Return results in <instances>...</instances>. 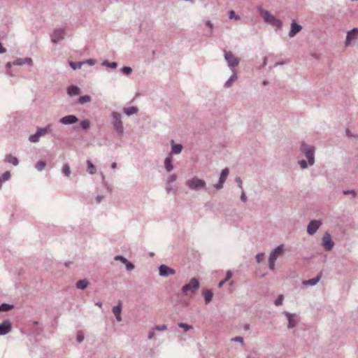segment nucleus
I'll return each instance as SVG.
<instances>
[{
    "label": "nucleus",
    "mask_w": 358,
    "mask_h": 358,
    "mask_svg": "<svg viewBox=\"0 0 358 358\" xmlns=\"http://www.w3.org/2000/svg\"><path fill=\"white\" fill-rule=\"evenodd\" d=\"M259 13L266 23L271 26L275 27L278 29H280L282 27V22L280 20L277 19L272 14H271V13L268 10L260 7Z\"/></svg>",
    "instance_id": "obj_1"
},
{
    "label": "nucleus",
    "mask_w": 358,
    "mask_h": 358,
    "mask_svg": "<svg viewBox=\"0 0 358 358\" xmlns=\"http://www.w3.org/2000/svg\"><path fill=\"white\" fill-rule=\"evenodd\" d=\"M200 287V282L196 278H192L188 283L184 285L181 289L182 294L185 296L195 294Z\"/></svg>",
    "instance_id": "obj_2"
},
{
    "label": "nucleus",
    "mask_w": 358,
    "mask_h": 358,
    "mask_svg": "<svg viewBox=\"0 0 358 358\" xmlns=\"http://www.w3.org/2000/svg\"><path fill=\"white\" fill-rule=\"evenodd\" d=\"M300 150L307 158L308 164L313 166L315 164V148L302 142L300 146Z\"/></svg>",
    "instance_id": "obj_3"
},
{
    "label": "nucleus",
    "mask_w": 358,
    "mask_h": 358,
    "mask_svg": "<svg viewBox=\"0 0 358 358\" xmlns=\"http://www.w3.org/2000/svg\"><path fill=\"white\" fill-rule=\"evenodd\" d=\"M111 115L113 117V121L111 123L113 126V128L119 135L122 136L124 134L123 123L121 120L122 114L117 112H113Z\"/></svg>",
    "instance_id": "obj_4"
},
{
    "label": "nucleus",
    "mask_w": 358,
    "mask_h": 358,
    "mask_svg": "<svg viewBox=\"0 0 358 358\" xmlns=\"http://www.w3.org/2000/svg\"><path fill=\"white\" fill-rule=\"evenodd\" d=\"M186 185L192 190L206 189V182L197 177H194L186 182Z\"/></svg>",
    "instance_id": "obj_5"
},
{
    "label": "nucleus",
    "mask_w": 358,
    "mask_h": 358,
    "mask_svg": "<svg viewBox=\"0 0 358 358\" xmlns=\"http://www.w3.org/2000/svg\"><path fill=\"white\" fill-rule=\"evenodd\" d=\"M51 130V126L50 125L45 127H38L36 132L34 134L29 136V141L31 143H37L39 141L40 137L44 136L48 132H50Z\"/></svg>",
    "instance_id": "obj_6"
},
{
    "label": "nucleus",
    "mask_w": 358,
    "mask_h": 358,
    "mask_svg": "<svg viewBox=\"0 0 358 358\" xmlns=\"http://www.w3.org/2000/svg\"><path fill=\"white\" fill-rule=\"evenodd\" d=\"M225 61L231 71L236 70L240 63V59L236 57L231 51H225Z\"/></svg>",
    "instance_id": "obj_7"
},
{
    "label": "nucleus",
    "mask_w": 358,
    "mask_h": 358,
    "mask_svg": "<svg viewBox=\"0 0 358 358\" xmlns=\"http://www.w3.org/2000/svg\"><path fill=\"white\" fill-rule=\"evenodd\" d=\"M65 37V29H55L50 34L51 41L54 43H57L60 41L63 40Z\"/></svg>",
    "instance_id": "obj_8"
},
{
    "label": "nucleus",
    "mask_w": 358,
    "mask_h": 358,
    "mask_svg": "<svg viewBox=\"0 0 358 358\" xmlns=\"http://www.w3.org/2000/svg\"><path fill=\"white\" fill-rule=\"evenodd\" d=\"M282 313L286 316L288 320V329H292L297 325L299 320L298 319L297 315L295 313H290L287 311H284Z\"/></svg>",
    "instance_id": "obj_9"
},
{
    "label": "nucleus",
    "mask_w": 358,
    "mask_h": 358,
    "mask_svg": "<svg viewBox=\"0 0 358 358\" xmlns=\"http://www.w3.org/2000/svg\"><path fill=\"white\" fill-rule=\"evenodd\" d=\"M322 225V222L317 220H311L307 227V233L309 235H314L320 227Z\"/></svg>",
    "instance_id": "obj_10"
},
{
    "label": "nucleus",
    "mask_w": 358,
    "mask_h": 358,
    "mask_svg": "<svg viewBox=\"0 0 358 358\" xmlns=\"http://www.w3.org/2000/svg\"><path fill=\"white\" fill-rule=\"evenodd\" d=\"M322 245L327 251L331 250L334 245L331 235L328 232H326L322 238Z\"/></svg>",
    "instance_id": "obj_11"
},
{
    "label": "nucleus",
    "mask_w": 358,
    "mask_h": 358,
    "mask_svg": "<svg viewBox=\"0 0 358 358\" xmlns=\"http://www.w3.org/2000/svg\"><path fill=\"white\" fill-rule=\"evenodd\" d=\"M159 275L163 277H168L176 273V271L173 268L165 264H162L159 266Z\"/></svg>",
    "instance_id": "obj_12"
},
{
    "label": "nucleus",
    "mask_w": 358,
    "mask_h": 358,
    "mask_svg": "<svg viewBox=\"0 0 358 358\" xmlns=\"http://www.w3.org/2000/svg\"><path fill=\"white\" fill-rule=\"evenodd\" d=\"M301 30L302 27L297 24L295 20H293L291 23L290 30L289 31L288 36L289 38H293Z\"/></svg>",
    "instance_id": "obj_13"
},
{
    "label": "nucleus",
    "mask_w": 358,
    "mask_h": 358,
    "mask_svg": "<svg viewBox=\"0 0 358 358\" xmlns=\"http://www.w3.org/2000/svg\"><path fill=\"white\" fill-rule=\"evenodd\" d=\"M358 37V28L355 27L347 33L345 46L348 47L350 45L352 40L356 39Z\"/></svg>",
    "instance_id": "obj_14"
},
{
    "label": "nucleus",
    "mask_w": 358,
    "mask_h": 358,
    "mask_svg": "<svg viewBox=\"0 0 358 358\" xmlns=\"http://www.w3.org/2000/svg\"><path fill=\"white\" fill-rule=\"evenodd\" d=\"M12 329V324L9 320H5L0 324V336H3L9 333Z\"/></svg>",
    "instance_id": "obj_15"
},
{
    "label": "nucleus",
    "mask_w": 358,
    "mask_h": 358,
    "mask_svg": "<svg viewBox=\"0 0 358 358\" xmlns=\"http://www.w3.org/2000/svg\"><path fill=\"white\" fill-rule=\"evenodd\" d=\"M78 121V118L74 115H69L62 117L59 120V122L64 125H70L76 123Z\"/></svg>",
    "instance_id": "obj_16"
},
{
    "label": "nucleus",
    "mask_w": 358,
    "mask_h": 358,
    "mask_svg": "<svg viewBox=\"0 0 358 358\" xmlns=\"http://www.w3.org/2000/svg\"><path fill=\"white\" fill-rule=\"evenodd\" d=\"M122 309V302L118 301V304L113 308V313L114 314L117 322L122 321L121 313Z\"/></svg>",
    "instance_id": "obj_17"
},
{
    "label": "nucleus",
    "mask_w": 358,
    "mask_h": 358,
    "mask_svg": "<svg viewBox=\"0 0 358 358\" xmlns=\"http://www.w3.org/2000/svg\"><path fill=\"white\" fill-rule=\"evenodd\" d=\"M171 151L169 155L171 156V155H178L182 150V145L181 144H176L173 140L171 141Z\"/></svg>",
    "instance_id": "obj_18"
},
{
    "label": "nucleus",
    "mask_w": 358,
    "mask_h": 358,
    "mask_svg": "<svg viewBox=\"0 0 358 358\" xmlns=\"http://www.w3.org/2000/svg\"><path fill=\"white\" fill-rule=\"evenodd\" d=\"M201 294L204 298L206 304H208L212 301L213 293L211 289H203Z\"/></svg>",
    "instance_id": "obj_19"
},
{
    "label": "nucleus",
    "mask_w": 358,
    "mask_h": 358,
    "mask_svg": "<svg viewBox=\"0 0 358 358\" xmlns=\"http://www.w3.org/2000/svg\"><path fill=\"white\" fill-rule=\"evenodd\" d=\"M283 252V245L277 246L269 255V258L275 261L278 259L279 255Z\"/></svg>",
    "instance_id": "obj_20"
},
{
    "label": "nucleus",
    "mask_w": 358,
    "mask_h": 358,
    "mask_svg": "<svg viewBox=\"0 0 358 358\" xmlns=\"http://www.w3.org/2000/svg\"><path fill=\"white\" fill-rule=\"evenodd\" d=\"M32 62L31 58H18L13 62L14 66H21L25 64H30Z\"/></svg>",
    "instance_id": "obj_21"
},
{
    "label": "nucleus",
    "mask_w": 358,
    "mask_h": 358,
    "mask_svg": "<svg viewBox=\"0 0 358 358\" xmlns=\"http://www.w3.org/2000/svg\"><path fill=\"white\" fill-rule=\"evenodd\" d=\"M164 167L167 172H171L173 169L172 159L170 155H168L164 159Z\"/></svg>",
    "instance_id": "obj_22"
},
{
    "label": "nucleus",
    "mask_w": 358,
    "mask_h": 358,
    "mask_svg": "<svg viewBox=\"0 0 358 358\" xmlns=\"http://www.w3.org/2000/svg\"><path fill=\"white\" fill-rule=\"evenodd\" d=\"M320 278H321V274H319L313 278L303 281V284L306 286H314L320 281Z\"/></svg>",
    "instance_id": "obj_23"
},
{
    "label": "nucleus",
    "mask_w": 358,
    "mask_h": 358,
    "mask_svg": "<svg viewBox=\"0 0 358 358\" xmlns=\"http://www.w3.org/2000/svg\"><path fill=\"white\" fill-rule=\"evenodd\" d=\"M231 76L229 77V78L225 82V86L226 87H231L233 83L237 80V72L236 70L231 71Z\"/></svg>",
    "instance_id": "obj_24"
},
{
    "label": "nucleus",
    "mask_w": 358,
    "mask_h": 358,
    "mask_svg": "<svg viewBox=\"0 0 358 358\" xmlns=\"http://www.w3.org/2000/svg\"><path fill=\"white\" fill-rule=\"evenodd\" d=\"M80 92V89L76 85H71L67 88V94L69 96L78 95Z\"/></svg>",
    "instance_id": "obj_25"
},
{
    "label": "nucleus",
    "mask_w": 358,
    "mask_h": 358,
    "mask_svg": "<svg viewBox=\"0 0 358 358\" xmlns=\"http://www.w3.org/2000/svg\"><path fill=\"white\" fill-rule=\"evenodd\" d=\"M90 284L89 281L87 279L80 280L76 282V287L78 289H85L88 285Z\"/></svg>",
    "instance_id": "obj_26"
},
{
    "label": "nucleus",
    "mask_w": 358,
    "mask_h": 358,
    "mask_svg": "<svg viewBox=\"0 0 358 358\" xmlns=\"http://www.w3.org/2000/svg\"><path fill=\"white\" fill-rule=\"evenodd\" d=\"M5 162L9 164H12L14 166H17L19 164V160L17 158L10 154L6 155Z\"/></svg>",
    "instance_id": "obj_27"
},
{
    "label": "nucleus",
    "mask_w": 358,
    "mask_h": 358,
    "mask_svg": "<svg viewBox=\"0 0 358 358\" xmlns=\"http://www.w3.org/2000/svg\"><path fill=\"white\" fill-rule=\"evenodd\" d=\"M138 109L136 106L124 108L123 109L124 113L128 116H131L132 115L136 114L138 112Z\"/></svg>",
    "instance_id": "obj_28"
},
{
    "label": "nucleus",
    "mask_w": 358,
    "mask_h": 358,
    "mask_svg": "<svg viewBox=\"0 0 358 358\" xmlns=\"http://www.w3.org/2000/svg\"><path fill=\"white\" fill-rule=\"evenodd\" d=\"M224 183V169H222L220 173L219 182L214 185V187L217 189H220L222 187Z\"/></svg>",
    "instance_id": "obj_29"
},
{
    "label": "nucleus",
    "mask_w": 358,
    "mask_h": 358,
    "mask_svg": "<svg viewBox=\"0 0 358 358\" xmlns=\"http://www.w3.org/2000/svg\"><path fill=\"white\" fill-rule=\"evenodd\" d=\"M101 65L103 66H107L111 69H116L117 67V63L115 62H108L107 60H104L102 62Z\"/></svg>",
    "instance_id": "obj_30"
},
{
    "label": "nucleus",
    "mask_w": 358,
    "mask_h": 358,
    "mask_svg": "<svg viewBox=\"0 0 358 358\" xmlns=\"http://www.w3.org/2000/svg\"><path fill=\"white\" fill-rule=\"evenodd\" d=\"M14 308L13 305L3 303L0 305V312H6Z\"/></svg>",
    "instance_id": "obj_31"
},
{
    "label": "nucleus",
    "mask_w": 358,
    "mask_h": 358,
    "mask_svg": "<svg viewBox=\"0 0 358 358\" xmlns=\"http://www.w3.org/2000/svg\"><path fill=\"white\" fill-rule=\"evenodd\" d=\"M91 101V96L89 95H83L79 97L78 103L80 104H85L89 103Z\"/></svg>",
    "instance_id": "obj_32"
},
{
    "label": "nucleus",
    "mask_w": 358,
    "mask_h": 358,
    "mask_svg": "<svg viewBox=\"0 0 358 358\" xmlns=\"http://www.w3.org/2000/svg\"><path fill=\"white\" fill-rule=\"evenodd\" d=\"M87 169L91 175H93L96 172V167L90 160L87 161Z\"/></svg>",
    "instance_id": "obj_33"
},
{
    "label": "nucleus",
    "mask_w": 358,
    "mask_h": 358,
    "mask_svg": "<svg viewBox=\"0 0 358 358\" xmlns=\"http://www.w3.org/2000/svg\"><path fill=\"white\" fill-rule=\"evenodd\" d=\"M62 171L65 176L69 177L71 174V169L69 165L68 164H64Z\"/></svg>",
    "instance_id": "obj_34"
},
{
    "label": "nucleus",
    "mask_w": 358,
    "mask_h": 358,
    "mask_svg": "<svg viewBox=\"0 0 358 358\" xmlns=\"http://www.w3.org/2000/svg\"><path fill=\"white\" fill-rule=\"evenodd\" d=\"M46 166V163L44 161H39L38 162L36 165H35V168L38 171H41L44 169V168Z\"/></svg>",
    "instance_id": "obj_35"
},
{
    "label": "nucleus",
    "mask_w": 358,
    "mask_h": 358,
    "mask_svg": "<svg viewBox=\"0 0 358 358\" xmlns=\"http://www.w3.org/2000/svg\"><path fill=\"white\" fill-rule=\"evenodd\" d=\"M120 71L123 74L129 76L132 73V69L129 66H123L122 69H120Z\"/></svg>",
    "instance_id": "obj_36"
},
{
    "label": "nucleus",
    "mask_w": 358,
    "mask_h": 358,
    "mask_svg": "<svg viewBox=\"0 0 358 358\" xmlns=\"http://www.w3.org/2000/svg\"><path fill=\"white\" fill-rule=\"evenodd\" d=\"M178 326L180 328H182L185 331H188L193 329V327L192 325H189L186 323L180 322L178 324Z\"/></svg>",
    "instance_id": "obj_37"
},
{
    "label": "nucleus",
    "mask_w": 358,
    "mask_h": 358,
    "mask_svg": "<svg viewBox=\"0 0 358 358\" xmlns=\"http://www.w3.org/2000/svg\"><path fill=\"white\" fill-rule=\"evenodd\" d=\"M83 64H84V62H71L69 63L71 67L73 70H76V69H80L82 67V66L83 65Z\"/></svg>",
    "instance_id": "obj_38"
},
{
    "label": "nucleus",
    "mask_w": 358,
    "mask_h": 358,
    "mask_svg": "<svg viewBox=\"0 0 358 358\" xmlns=\"http://www.w3.org/2000/svg\"><path fill=\"white\" fill-rule=\"evenodd\" d=\"M343 194L344 195H351L352 198H356L357 196L356 191L354 189L343 190Z\"/></svg>",
    "instance_id": "obj_39"
},
{
    "label": "nucleus",
    "mask_w": 358,
    "mask_h": 358,
    "mask_svg": "<svg viewBox=\"0 0 358 358\" xmlns=\"http://www.w3.org/2000/svg\"><path fill=\"white\" fill-rule=\"evenodd\" d=\"M90 124V121L87 119H85L80 122V126L83 129H87Z\"/></svg>",
    "instance_id": "obj_40"
},
{
    "label": "nucleus",
    "mask_w": 358,
    "mask_h": 358,
    "mask_svg": "<svg viewBox=\"0 0 358 358\" xmlns=\"http://www.w3.org/2000/svg\"><path fill=\"white\" fill-rule=\"evenodd\" d=\"M206 26L209 29V31L208 34H206V36H210L212 35V30L213 28V25L210 20H207L206 22Z\"/></svg>",
    "instance_id": "obj_41"
},
{
    "label": "nucleus",
    "mask_w": 358,
    "mask_h": 358,
    "mask_svg": "<svg viewBox=\"0 0 358 358\" xmlns=\"http://www.w3.org/2000/svg\"><path fill=\"white\" fill-rule=\"evenodd\" d=\"M229 19H234L235 20H240L241 17L238 15H236L234 10H231L229 13Z\"/></svg>",
    "instance_id": "obj_42"
},
{
    "label": "nucleus",
    "mask_w": 358,
    "mask_h": 358,
    "mask_svg": "<svg viewBox=\"0 0 358 358\" xmlns=\"http://www.w3.org/2000/svg\"><path fill=\"white\" fill-rule=\"evenodd\" d=\"M10 178V173L9 171L4 172L0 177V178H1L2 182L9 180Z\"/></svg>",
    "instance_id": "obj_43"
},
{
    "label": "nucleus",
    "mask_w": 358,
    "mask_h": 358,
    "mask_svg": "<svg viewBox=\"0 0 358 358\" xmlns=\"http://www.w3.org/2000/svg\"><path fill=\"white\" fill-rule=\"evenodd\" d=\"M84 338H85L84 334L81 331H78L77 336H76L77 341L78 343H82L83 341Z\"/></svg>",
    "instance_id": "obj_44"
},
{
    "label": "nucleus",
    "mask_w": 358,
    "mask_h": 358,
    "mask_svg": "<svg viewBox=\"0 0 358 358\" xmlns=\"http://www.w3.org/2000/svg\"><path fill=\"white\" fill-rule=\"evenodd\" d=\"M114 259L115 261H120V262H121L124 264L127 262V259L124 257H123L122 255H116V256H115Z\"/></svg>",
    "instance_id": "obj_45"
},
{
    "label": "nucleus",
    "mask_w": 358,
    "mask_h": 358,
    "mask_svg": "<svg viewBox=\"0 0 358 358\" xmlns=\"http://www.w3.org/2000/svg\"><path fill=\"white\" fill-rule=\"evenodd\" d=\"M124 265H125L126 269L129 271H131L134 269V265L129 260H127V262L124 264Z\"/></svg>",
    "instance_id": "obj_46"
},
{
    "label": "nucleus",
    "mask_w": 358,
    "mask_h": 358,
    "mask_svg": "<svg viewBox=\"0 0 358 358\" xmlns=\"http://www.w3.org/2000/svg\"><path fill=\"white\" fill-rule=\"evenodd\" d=\"M282 301H283V296L282 295H279L278 296V298L275 300L274 304L276 306H279L282 305Z\"/></svg>",
    "instance_id": "obj_47"
},
{
    "label": "nucleus",
    "mask_w": 358,
    "mask_h": 358,
    "mask_svg": "<svg viewBox=\"0 0 358 358\" xmlns=\"http://www.w3.org/2000/svg\"><path fill=\"white\" fill-rule=\"evenodd\" d=\"M299 164L300 165V167L302 169H305L308 167V162H306V160L304 159H301V160H299Z\"/></svg>",
    "instance_id": "obj_48"
},
{
    "label": "nucleus",
    "mask_w": 358,
    "mask_h": 358,
    "mask_svg": "<svg viewBox=\"0 0 358 358\" xmlns=\"http://www.w3.org/2000/svg\"><path fill=\"white\" fill-rule=\"evenodd\" d=\"M231 341H234V342H239L241 343L242 345H244V340H243V338L241 336H236V337L232 338L231 339Z\"/></svg>",
    "instance_id": "obj_49"
},
{
    "label": "nucleus",
    "mask_w": 358,
    "mask_h": 358,
    "mask_svg": "<svg viewBox=\"0 0 358 358\" xmlns=\"http://www.w3.org/2000/svg\"><path fill=\"white\" fill-rule=\"evenodd\" d=\"M154 329L157 330V331H165L167 329V325L166 324L156 325L154 327Z\"/></svg>",
    "instance_id": "obj_50"
},
{
    "label": "nucleus",
    "mask_w": 358,
    "mask_h": 358,
    "mask_svg": "<svg viewBox=\"0 0 358 358\" xmlns=\"http://www.w3.org/2000/svg\"><path fill=\"white\" fill-rule=\"evenodd\" d=\"M177 179V176L176 174H171L170 176H169L168 177V179H167V182L169 184L171 183V182H173L176 180Z\"/></svg>",
    "instance_id": "obj_51"
},
{
    "label": "nucleus",
    "mask_w": 358,
    "mask_h": 358,
    "mask_svg": "<svg viewBox=\"0 0 358 358\" xmlns=\"http://www.w3.org/2000/svg\"><path fill=\"white\" fill-rule=\"evenodd\" d=\"M102 183L105 186V187L107 189L108 191L111 192V188L110 187L109 185L107 183V182L105 180L104 175L102 174Z\"/></svg>",
    "instance_id": "obj_52"
},
{
    "label": "nucleus",
    "mask_w": 358,
    "mask_h": 358,
    "mask_svg": "<svg viewBox=\"0 0 358 358\" xmlns=\"http://www.w3.org/2000/svg\"><path fill=\"white\" fill-rule=\"evenodd\" d=\"M275 260L268 258V268H269V269L274 270V268H275Z\"/></svg>",
    "instance_id": "obj_53"
},
{
    "label": "nucleus",
    "mask_w": 358,
    "mask_h": 358,
    "mask_svg": "<svg viewBox=\"0 0 358 358\" xmlns=\"http://www.w3.org/2000/svg\"><path fill=\"white\" fill-rule=\"evenodd\" d=\"M264 256V253H259L256 255V259H257V263L262 262Z\"/></svg>",
    "instance_id": "obj_54"
},
{
    "label": "nucleus",
    "mask_w": 358,
    "mask_h": 358,
    "mask_svg": "<svg viewBox=\"0 0 358 358\" xmlns=\"http://www.w3.org/2000/svg\"><path fill=\"white\" fill-rule=\"evenodd\" d=\"M232 276V272L231 271H227L225 274V282L228 281Z\"/></svg>",
    "instance_id": "obj_55"
},
{
    "label": "nucleus",
    "mask_w": 358,
    "mask_h": 358,
    "mask_svg": "<svg viewBox=\"0 0 358 358\" xmlns=\"http://www.w3.org/2000/svg\"><path fill=\"white\" fill-rule=\"evenodd\" d=\"M236 182H237L238 184V186L241 188V189H243V182H242V180L240 177H236Z\"/></svg>",
    "instance_id": "obj_56"
},
{
    "label": "nucleus",
    "mask_w": 358,
    "mask_h": 358,
    "mask_svg": "<svg viewBox=\"0 0 358 358\" xmlns=\"http://www.w3.org/2000/svg\"><path fill=\"white\" fill-rule=\"evenodd\" d=\"M84 62V64L86 63V64H88L91 65V66L94 65L96 64V61L94 59H87L85 62Z\"/></svg>",
    "instance_id": "obj_57"
},
{
    "label": "nucleus",
    "mask_w": 358,
    "mask_h": 358,
    "mask_svg": "<svg viewBox=\"0 0 358 358\" xmlns=\"http://www.w3.org/2000/svg\"><path fill=\"white\" fill-rule=\"evenodd\" d=\"M241 199L243 202L245 203L248 200L247 196L245 194V192L243 191L241 195Z\"/></svg>",
    "instance_id": "obj_58"
},
{
    "label": "nucleus",
    "mask_w": 358,
    "mask_h": 358,
    "mask_svg": "<svg viewBox=\"0 0 358 358\" xmlns=\"http://www.w3.org/2000/svg\"><path fill=\"white\" fill-rule=\"evenodd\" d=\"M311 57L315 59H319L320 57V55L317 52H313L310 54Z\"/></svg>",
    "instance_id": "obj_59"
},
{
    "label": "nucleus",
    "mask_w": 358,
    "mask_h": 358,
    "mask_svg": "<svg viewBox=\"0 0 358 358\" xmlns=\"http://www.w3.org/2000/svg\"><path fill=\"white\" fill-rule=\"evenodd\" d=\"M104 196H102V195H98L96 197V201L99 203L102 201V200L103 199Z\"/></svg>",
    "instance_id": "obj_60"
},
{
    "label": "nucleus",
    "mask_w": 358,
    "mask_h": 358,
    "mask_svg": "<svg viewBox=\"0 0 358 358\" xmlns=\"http://www.w3.org/2000/svg\"><path fill=\"white\" fill-rule=\"evenodd\" d=\"M6 52V48L2 46V44L0 42V54L5 53Z\"/></svg>",
    "instance_id": "obj_61"
},
{
    "label": "nucleus",
    "mask_w": 358,
    "mask_h": 358,
    "mask_svg": "<svg viewBox=\"0 0 358 358\" xmlns=\"http://www.w3.org/2000/svg\"><path fill=\"white\" fill-rule=\"evenodd\" d=\"M154 335H155L154 331L149 332L148 336V339H152L153 338Z\"/></svg>",
    "instance_id": "obj_62"
},
{
    "label": "nucleus",
    "mask_w": 358,
    "mask_h": 358,
    "mask_svg": "<svg viewBox=\"0 0 358 358\" xmlns=\"http://www.w3.org/2000/svg\"><path fill=\"white\" fill-rule=\"evenodd\" d=\"M166 189L167 192L172 191V187H171L170 184L168 183Z\"/></svg>",
    "instance_id": "obj_63"
},
{
    "label": "nucleus",
    "mask_w": 358,
    "mask_h": 358,
    "mask_svg": "<svg viewBox=\"0 0 358 358\" xmlns=\"http://www.w3.org/2000/svg\"><path fill=\"white\" fill-rule=\"evenodd\" d=\"M224 285V280H220V282H219V285H219V287H222Z\"/></svg>",
    "instance_id": "obj_64"
}]
</instances>
